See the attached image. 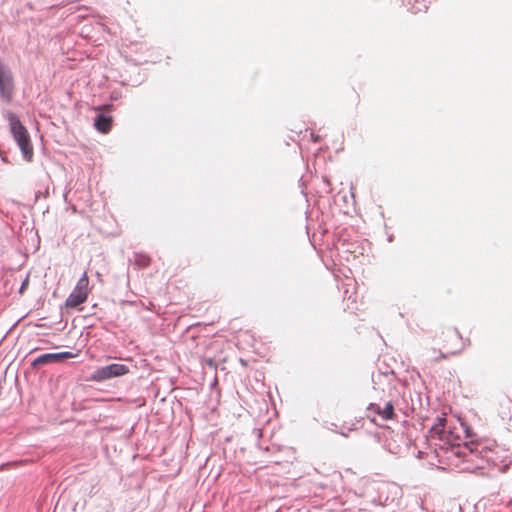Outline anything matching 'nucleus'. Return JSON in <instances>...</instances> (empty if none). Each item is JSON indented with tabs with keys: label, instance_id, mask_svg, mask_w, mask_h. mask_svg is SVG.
I'll return each instance as SVG.
<instances>
[{
	"label": "nucleus",
	"instance_id": "f257e3e1",
	"mask_svg": "<svg viewBox=\"0 0 512 512\" xmlns=\"http://www.w3.org/2000/svg\"><path fill=\"white\" fill-rule=\"evenodd\" d=\"M437 344L440 349L438 354L433 351L434 355L430 357L432 362H439L460 353L470 341L464 339L456 328L447 327L437 335Z\"/></svg>",
	"mask_w": 512,
	"mask_h": 512
},
{
	"label": "nucleus",
	"instance_id": "f03ea898",
	"mask_svg": "<svg viewBox=\"0 0 512 512\" xmlns=\"http://www.w3.org/2000/svg\"><path fill=\"white\" fill-rule=\"evenodd\" d=\"M8 120L12 136L18 144L24 159L31 162L34 156V150L29 132L15 114L9 113Z\"/></svg>",
	"mask_w": 512,
	"mask_h": 512
},
{
	"label": "nucleus",
	"instance_id": "7ed1b4c3",
	"mask_svg": "<svg viewBox=\"0 0 512 512\" xmlns=\"http://www.w3.org/2000/svg\"><path fill=\"white\" fill-rule=\"evenodd\" d=\"M467 437V428L461 423L459 427L454 426L447 431H442L437 438L441 442L439 444L440 449L456 457L457 448L464 446V443H468L465 441Z\"/></svg>",
	"mask_w": 512,
	"mask_h": 512
},
{
	"label": "nucleus",
	"instance_id": "20e7f679",
	"mask_svg": "<svg viewBox=\"0 0 512 512\" xmlns=\"http://www.w3.org/2000/svg\"><path fill=\"white\" fill-rule=\"evenodd\" d=\"M486 445L476 442L464 443V446L458 447L456 457L462 458L464 462L469 463L467 469H483L486 463L483 455L485 454Z\"/></svg>",
	"mask_w": 512,
	"mask_h": 512
},
{
	"label": "nucleus",
	"instance_id": "39448f33",
	"mask_svg": "<svg viewBox=\"0 0 512 512\" xmlns=\"http://www.w3.org/2000/svg\"><path fill=\"white\" fill-rule=\"evenodd\" d=\"M89 294V277L87 272H84L81 278L78 280L73 291L67 297L65 305L68 308H76L80 304L84 303Z\"/></svg>",
	"mask_w": 512,
	"mask_h": 512
},
{
	"label": "nucleus",
	"instance_id": "423d86ee",
	"mask_svg": "<svg viewBox=\"0 0 512 512\" xmlns=\"http://www.w3.org/2000/svg\"><path fill=\"white\" fill-rule=\"evenodd\" d=\"M129 368L123 364L113 363L105 367L98 368L91 376V379L97 382L105 381L114 377L126 375Z\"/></svg>",
	"mask_w": 512,
	"mask_h": 512
},
{
	"label": "nucleus",
	"instance_id": "0eeeda50",
	"mask_svg": "<svg viewBox=\"0 0 512 512\" xmlns=\"http://www.w3.org/2000/svg\"><path fill=\"white\" fill-rule=\"evenodd\" d=\"M504 454L505 451L498 445H495L493 448L486 446L483 457L485 458L486 463L492 464L502 470L507 468L511 462L507 461V457Z\"/></svg>",
	"mask_w": 512,
	"mask_h": 512
},
{
	"label": "nucleus",
	"instance_id": "6e6552de",
	"mask_svg": "<svg viewBox=\"0 0 512 512\" xmlns=\"http://www.w3.org/2000/svg\"><path fill=\"white\" fill-rule=\"evenodd\" d=\"M14 83L11 71L0 62V94L6 102L13 96Z\"/></svg>",
	"mask_w": 512,
	"mask_h": 512
},
{
	"label": "nucleus",
	"instance_id": "1a4fd4ad",
	"mask_svg": "<svg viewBox=\"0 0 512 512\" xmlns=\"http://www.w3.org/2000/svg\"><path fill=\"white\" fill-rule=\"evenodd\" d=\"M74 354L71 352H60V353H47L37 357L33 362L32 366L37 367L46 365L53 362H61L65 359L73 358Z\"/></svg>",
	"mask_w": 512,
	"mask_h": 512
},
{
	"label": "nucleus",
	"instance_id": "9d476101",
	"mask_svg": "<svg viewBox=\"0 0 512 512\" xmlns=\"http://www.w3.org/2000/svg\"><path fill=\"white\" fill-rule=\"evenodd\" d=\"M368 411L379 415L383 420H392L396 417L394 405L391 401L387 402L384 408H381L378 404L371 403L368 406Z\"/></svg>",
	"mask_w": 512,
	"mask_h": 512
},
{
	"label": "nucleus",
	"instance_id": "9b49d317",
	"mask_svg": "<svg viewBox=\"0 0 512 512\" xmlns=\"http://www.w3.org/2000/svg\"><path fill=\"white\" fill-rule=\"evenodd\" d=\"M95 128L102 132L107 133L110 131L112 126V118L110 116L98 115L94 123Z\"/></svg>",
	"mask_w": 512,
	"mask_h": 512
},
{
	"label": "nucleus",
	"instance_id": "f8f14e48",
	"mask_svg": "<svg viewBox=\"0 0 512 512\" xmlns=\"http://www.w3.org/2000/svg\"><path fill=\"white\" fill-rule=\"evenodd\" d=\"M445 424H446V416H445V414H443L442 416L437 418V422L432 426V428L430 430L431 437L432 438L438 437L442 431H445V429H444Z\"/></svg>",
	"mask_w": 512,
	"mask_h": 512
},
{
	"label": "nucleus",
	"instance_id": "ddd939ff",
	"mask_svg": "<svg viewBox=\"0 0 512 512\" xmlns=\"http://www.w3.org/2000/svg\"><path fill=\"white\" fill-rule=\"evenodd\" d=\"M151 258L145 253H136L134 255V264L138 268H146L150 265Z\"/></svg>",
	"mask_w": 512,
	"mask_h": 512
},
{
	"label": "nucleus",
	"instance_id": "4468645a",
	"mask_svg": "<svg viewBox=\"0 0 512 512\" xmlns=\"http://www.w3.org/2000/svg\"><path fill=\"white\" fill-rule=\"evenodd\" d=\"M28 284H29V277L27 276L24 281L22 282V285L20 287V294H22L24 292V290L28 287Z\"/></svg>",
	"mask_w": 512,
	"mask_h": 512
},
{
	"label": "nucleus",
	"instance_id": "2eb2a0df",
	"mask_svg": "<svg viewBox=\"0 0 512 512\" xmlns=\"http://www.w3.org/2000/svg\"><path fill=\"white\" fill-rule=\"evenodd\" d=\"M426 10H427V7L425 5H423V9L422 8L412 9L411 12L416 14L418 12H422V11H426Z\"/></svg>",
	"mask_w": 512,
	"mask_h": 512
}]
</instances>
